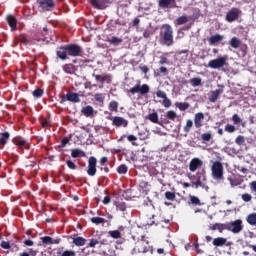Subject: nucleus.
Returning a JSON list of instances; mask_svg holds the SVG:
<instances>
[{"label": "nucleus", "mask_w": 256, "mask_h": 256, "mask_svg": "<svg viewBox=\"0 0 256 256\" xmlns=\"http://www.w3.org/2000/svg\"><path fill=\"white\" fill-rule=\"evenodd\" d=\"M229 43L233 49H239V47H241V40L237 37L231 38Z\"/></svg>", "instance_id": "7c9ffc66"}, {"label": "nucleus", "mask_w": 256, "mask_h": 256, "mask_svg": "<svg viewBox=\"0 0 256 256\" xmlns=\"http://www.w3.org/2000/svg\"><path fill=\"white\" fill-rule=\"evenodd\" d=\"M66 165L69 169H72V170L77 169V165L74 162H72L71 160L66 161Z\"/></svg>", "instance_id": "052dcab7"}, {"label": "nucleus", "mask_w": 256, "mask_h": 256, "mask_svg": "<svg viewBox=\"0 0 256 256\" xmlns=\"http://www.w3.org/2000/svg\"><path fill=\"white\" fill-rule=\"evenodd\" d=\"M128 171H129V168L125 164H122L117 168V173H119V175H126Z\"/></svg>", "instance_id": "e433bc0d"}, {"label": "nucleus", "mask_w": 256, "mask_h": 256, "mask_svg": "<svg viewBox=\"0 0 256 256\" xmlns=\"http://www.w3.org/2000/svg\"><path fill=\"white\" fill-rule=\"evenodd\" d=\"M225 63H227V57H219L214 60H210L208 62V67H210V69H221V67L225 66Z\"/></svg>", "instance_id": "9d476101"}, {"label": "nucleus", "mask_w": 256, "mask_h": 256, "mask_svg": "<svg viewBox=\"0 0 256 256\" xmlns=\"http://www.w3.org/2000/svg\"><path fill=\"white\" fill-rule=\"evenodd\" d=\"M38 6L44 11H53L55 9V0H38Z\"/></svg>", "instance_id": "ddd939ff"}, {"label": "nucleus", "mask_w": 256, "mask_h": 256, "mask_svg": "<svg viewBox=\"0 0 256 256\" xmlns=\"http://www.w3.org/2000/svg\"><path fill=\"white\" fill-rule=\"evenodd\" d=\"M199 167H203V161L199 158H193L189 163V169L192 173H195Z\"/></svg>", "instance_id": "4468645a"}, {"label": "nucleus", "mask_w": 256, "mask_h": 256, "mask_svg": "<svg viewBox=\"0 0 256 256\" xmlns=\"http://www.w3.org/2000/svg\"><path fill=\"white\" fill-rule=\"evenodd\" d=\"M221 95V90L217 89L215 91L211 92V95L209 96L210 103H215L219 99V96Z\"/></svg>", "instance_id": "bb28decb"}, {"label": "nucleus", "mask_w": 256, "mask_h": 256, "mask_svg": "<svg viewBox=\"0 0 256 256\" xmlns=\"http://www.w3.org/2000/svg\"><path fill=\"white\" fill-rule=\"evenodd\" d=\"M222 39H223V35L215 34L209 37L208 43L209 45H215L216 43H220Z\"/></svg>", "instance_id": "4be33fe9"}, {"label": "nucleus", "mask_w": 256, "mask_h": 256, "mask_svg": "<svg viewBox=\"0 0 256 256\" xmlns=\"http://www.w3.org/2000/svg\"><path fill=\"white\" fill-rule=\"evenodd\" d=\"M167 67H165V66H161L159 69H157L156 71H155V75H156V77H160V75L162 74V75H167Z\"/></svg>", "instance_id": "ea45409f"}, {"label": "nucleus", "mask_w": 256, "mask_h": 256, "mask_svg": "<svg viewBox=\"0 0 256 256\" xmlns=\"http://www.w3.org/2000/svg\"><path fill=\"white\" fill-rule=\"evenodd\" d=\"M113 127L119 128V127H128L129 121L121 116H114L111 118Z\"/></svg>", "instance_id": "f8f14e48"}, {"label": "nucleus", "mask_w": 256, "mask_h": 256, "mask_svg": "<svg viewBox=\"0 0 256 256\" xmlns=\"http://www.w3.org/2000/svg\"><path fill=\"white\" fill-rule=\"evenodd\" d=\"M235 143H236V145H243V143H245V136L239 135L235 139Z\"/></svg>", "instance_id": "5fc2aeb1"}, {"label": "nucleus", "mask_w": 256, "mask_h": 256, "mask_svg": "<svg viewBox=\"0 0 256 256\" xmlns=\"http://www.w3.org/2000/svg\"><path fill=\"white\" fill-rule=\"evenodd\" d=\"M96 245H99V240L97 239H91L89 244H88V247H95Z\"/></svg>", "instance_id": "338daca9"}, {"label": "nucleus", "mask_w": 256, "mask_h": 256, "mask_svg": "<svg viewBox=\"0 0 256 256\" xmlns=\"http://www.w3.org/2000/svg\"><path fill=\"white\" fill-rule=\"evenodd\" d=\"M253 197L249 193L242 194V200H244L245 203H249Z\"/></svg>", "instance_id": "4d7b16f0"}, {"label": "nucleus", "mask_w": 256, "mask_h": 256, "mask_svg": "<svg viewBox=\"0 0 256 256\" xmlns=\"http://www.w3.org/2000/svg\"><path fill=\"white\" fill-rule=\"evenodd\" d=\"M108 109L111 113H117L119 111V102L115 100L111 101L108 104Z\"/></svg>", "instance_id": "a878e982"}, {"label": "nucleus", "mask_w": 256, "mask_h": 256, "mask_svg": "<svg viewBox=\"0 0 256 256\" xmlns=\"http://www.w3.org/2000/svg\"><path fill=\"white\" fill-rule=\"evenodd\" d=\"M193 127V120L189 119L186 121V125L184 126V133H189Z\"/></svg>", "instance_id": "c03bdc74"}, {"label": "nucleus", "mask_w": 256, "mask_h": 256, "mask_svg": "<svg viewBox=\"0 0 256 256\" xmlns=\"http://www.w3.org/2000/svg\"><path fill=\"white\" fill-rule=\"evenodd\" d=\"M166 117H167V119H170V121H175V119H177V113H175V111H173V110H169L166 113Z\"/></svg>", "instance_id": "09e8293b"}, {"label": "nucleus", "mask_w": 256, "mask_h": 256, "mask_svg": "<svg viewBox=\"0 0 256 256\" xmlns=\"http://www.w3.org/2000/svg\"><path fill=\"white\" fill-rule=\"evenodd\" d=\"M76 255V253H75V251H73V250H65L62 254H61V256H75Z\"/></svg>", "instance_id": "0e129e2a"}, {"label": "nucleus", "mask_w": 256, "mask_h": 256, "mask_svg": "<svg viewBox=\"0 0 256 256\" xmlns=\"http://www.w3.org/2000/svg\"><path fill=\"white\" fill-rule=\"evenodd\" d=\"M232 121H233L234 125H240L241 124V118L239 117L238 114H234L232 116Z\"/></svg>", "instance_id": "6e6d98bb"}, {"label": "nucleus", "mask_w": 256, "mask_h": 256, "mask_svg": "<svg viewBox=\"0 0 256 256\" xmlns=\"http://www.w3.org/2000/svg\"><path fill=\"white\" fill-rule=\"evenodd\" d=\"M189 21V18L187 16H180L177 18L176 23L177 25H185Z\"/></svg>", "instance_id": "49530a36"}, {"label": "nucleus", "mask_w": 256, "mask_h": 256, "mask_svg": "<svg viewBox=\"0 0 256 256\" xmlns=\"http://www.w3.org/2000/svg\"><path fill=\"white\" fill-rule=\"evenodd\" d=\"M17 41H19L23 45H31V40L27 38L26 34H20L19 36H17Z\"/></svg>", "instance_id": "c85d7f7f"}, {"label": "nucleus", "mask_w": 256, "mask_h": 256, "mask_svg": "<svg viewBox=\"0 0 256 256\" xmlns=\"http://www.w3.org/2000/svg\"><path fill=\"white\" fill-rule=\"evenodd\" d=\"M127 139L130 143H132V145H137V143H135V141H137V137L135 135H128Z\"/></svg>", "instance_id": "680f3d73"}, {"label": "nucleus", "mask_w": 256, "mask_h": 256, "mask_svg": "<svg viewBox=\"0 0 256 256\" xmlns=\"http://www.w3.org/2000/svg\"><path fill=\"white\" fill-rule=\"evenodd\" d=\"M241 15V10L239 8H231L225 16V21L228 23H233V21H237L239 16Z\"/></svg>", "instance_id": "1a4fd4ad"}, {"label": "nucleus", "mask_w": 256, "mask_h": 256, "mask_svg": "<svg viewBox=\"0 0 256 256\" xmlns=\"http://www.w3.org/2000/svg\"><path fill=\"white\" fill-rule=\"evenodd\" d=\"M9 137H11V134H9V132L0 133V145H7Z\"/></svg>", "instance_id": "c756f323"}, {"label": "nucleus", "mask_w": 256, "mask_h": 256, "mask_svg": "<svg viewBox=\"0 0 256 256\" xmlns=\"http://www.w3.org/2000/svg\"><path fill=\"white\" fill-rule=\"evenodd\" d=\"M81 113L84 114L85 117H93V113H95V110L92 106L88 105L82 108Z\"/></svg>", "instance_id": "5701e85b"}, {"label": "nucleus", "mask_w": 256, "mask_h": 256, "mask_svg": "<svg viewBox=\"0 0 256 256\" xmlns=\"http://www.w3.org/2000/svg\"><path fill=\"white\" fill-rule=\"evenodd\" d=\"M228 231H230V233H233L234 235L241 233V231H243V220L237 219L228 222Z\"/></svg>", "instance_id": "423d86ee"}, {"label": "nucleus", "mask_w": 256, "mask_h": 256, "mask_svg": "<svg viewBox=\"0 0 256 256\" xmlns=\"http://www.w3.org/2000/svg\"><path fill=\"white\" fill-rule=\"evenodd\" d=\"M160 43L166 45V47H171V45H173V27H171V25H162L160 30Z\"/></svg>", "instance_id": "f03ea898"}, {"label": "nucleus", "mask_w": 256, "mask_h": 256, "mask_svg": "<svg viewBox=\"0 0 256 256\" xmlns=\"http://www.w3.org/2000/svg\"><path fill=\"white\" fill-rule=\"evenodd\" d=\"M114 205L116 206L117 211H127V204H125V202L115 201Z\"/></svg>", "instance_id": "473e14b6"}, {"label": "nucleus", "mask_w": 256, "mask_h": 256, "mask_svg": "<svg viewBox=\"0 0 256 256\" xmlns=\"http://www.w3.org/2000/svg\"><path fill=\"white\" fill-rule=\"evenodd\" d=\"M204 119H205V114H203V112H198L194 115V125L196 129H201L203 127Z\"/></svg>", "instance_id": "2eb2a0df"}, {"label": "nucleus", "mask_w": 256, "mask_h": 256, "mask_svg": "<svg viewBox=\"0 0 256 256\" xmlns=\"http://www.w3.org/2000/svg\"><path fill=\"white\" fill-rule=\"evenodd\" d=\"M37 255V251L33 250V249H29V252H22L19 254V256H36Z\"/></svg>", "instance_id": "603ef678"}, {"label": "nucleus", "mask_w": 256, "mask_h": 256, "mask_svg": "<svg viewBox=\"0 0 256 256\" xmlns=\"http://www.w3.org/2000/svg\"><path fill=\"white\" fill-rule=\"evenodd\" d=\"M41 125H42L43 129H45V127H49V125H51V121H49L45 118H42L41 119Z\"/></svg>", "instance_id": "e2e57ef3"}, {"label": "nucleus", "mask_w": 256, "mask_h": 256, "mask_svg": "<svg viewBox=\"0 0 256 256\" xmlns=\"http://www.w3.org/2000/svg\"><path fill=\"white\" fill-rule=\"evenodd\" d=\"M175 192L166 191L165 192V198L168 199V201H175Z\"/></svg>", "instance_id": "3c124183"}, {"label": "nucleus", "mask_w": 256, "mask_h": 256, "mask_svg": "<svg viewBox=\"0 0 256 256\" xmlns=\"http://www.w3.org/2000/svg\"><path fill=\"white\" fill-rule=\"evenodd\" d=\"M94 99L97 101V103H105V95L103 93L95 94Z\"/></svg>", "instance_id": "79ce46f5"}, {"label": "nucleus", "mask_w": 256, "mask_h": 256, "mask_svg": "<svg viewBox=\"0 0 256 256\" xmlns=\"http://www.w3.org/2000/svg\"><path fill=\"white\" fill-rule=\"evenodd\" d=\"M60 103H65L66 101H70V103H81V98H79V94L75 92H68L67 94H63L60 96Z\"/></svg>", "instance_id": "6e6552de"}, {"label": "nucleus", "mask_w": 256, "mask_h": 256, "mask_svg": "<svg viewBox=\"0 0 256 256\" xmlns=\"http://www.w3.org/2000/svg\"><path fill=\"white\" fill-rule=\"evenodd\" d=\"M71 239H73V244L76 245V247H83V245L87 243V239L81 236H77V234L71 236Z\"/></svg>", "instance_id": "aec40b11"}, {"label": "nucleus", "mask_w": 256, "mask_h": 256, "mask_svg": "<svg viewBox=\"0 0 256 256\" xmlns=\"http://www.w3.org/2000/svg\"><path fill=\"white\" fill-rule=\"evenodd\" d=\"M192 185H194L195 189H199V187H203V182H201V177H198L196 182H192Z\"/></svg>", "instance_id": "13d9d810"}, {"label": "nucleus", "mask_w": 256, "mask_h": 256, "mask_svg": "<svg viewBox=\"0 0 256 256\" xmlns=\"http://www.w3.org/2000/svg\"><path fill=\"white\" fill-rule=\"evenodd\" d=\"M175 107L179 109V111H187L189 109L190 105L188 102H176Z\"/></svg>", "instance_id": "2f4dec72"}, {"label": "nucleus", "mask_w": 256, "mask_h": 256, "mask_svg": "<svg viewBox=\"0 0 256 256\" xmlns=\"http://www.w3.org/2000/svg\"><path fill=\"white\" fill-rule=\"evenodd\" d=\"M158 5L161 9L173 8L177 5V0H159Z\"/></svg>", "instance_id": "f3484780"}, {"label": "nucleus", "mask_w": 256, "mask_h": 256, "mask_svg": "<svg viewBox=\"0 0 256 256\" xmlns=\"http://www.w3.org/2000/svg\"><path fill=\"white\" fill-rule=\"evenodd\" d=\"M83 55V48L78 44H66L58 47L56 57L61 61H66L67 57H81Z\"/></svg>", "instance_id": "f257e3e1"}, {"label": "nucleus", "mask_w": 256, "mask_h": 256, "mask_svg": "<svg viewBox=\"0 0 256 256\" xmlns=\"http://www.w3.org/2000/svg\"><path fill=\"white\" fill-rule=\"evenodd\" d=\"M156 96L159 97L160 99H163L162 105L163 107L169 108L171 107V100L167 97V93L158 90L156 92Z\"/></svg>", "instance_id": "dca6fc26"}, {"label": "nucleus", "mask_w": 256, "mask_h": 256, "mask_svg": "<svg viewBox=\"0 0 256 256\" xmlns=\"http://www.w3.org/2000/svg\"><path fill=\"white\" fill-rule=\"evenodd\" d=\"M43 245H53V238L50 236H44L41 238Z\"/></svg>", "instance_id": "a19ab883"}, {"label": "nucleus", "mask_w": 256, "mask_h": 256, "mask_svg": "<svg viewBox=\"0 0 256 256\" xmlns=\"http://www.w3.org/2000/svg\"><path fill=\"white\" fill-rule=\"evenodd\" d=\"M169 63V60L167 59V56H160L159 65H167Z\"/></svg>", "instance_id": "bf43d9fd"}, {"label": "nucleus", "mask_w": 256, "mask_h": 256, "mask_svg": "<svg viewBox=\"0 0 256 256\" xmlns=\"http://www.w3.org/2000/svg\"><path fill=\"white\" fill-rule=\"evenodd\" d=\"M246 221L249 225H256V213H251L247 216Z\"/></svg>", "instance_id": "72a5a7b5"}, {"label": "nucleus", "mask_w": 256, "mask_h": 256, "mask_svg": "<svg viewBox=\"0 0 256 256\" xmlns=\"http://www.w3.org/2000/svg\"><path fill=\"white\" fill-rule=\"evenodd\" d=\"M6 21L11 29V31H17V18L9 14L6 16Z\"/></svg>", "instance_id": "6ab92c4d"}, {"label": "nucleus", "mask_w": 256, "mask_h": 256, "mask_svg": "<svg viewBox=\"0 0 256 256\" xmlns=\"http://www.w3.org/2000/svg\"><path fill=\"white\" fill-rule=\"evenodd\" d=\"M213 229H217L219 233H223V231H229V224L228 222L221 224V223H216L213 226Z\"/></svg>", "instance_id": "b1692460"}, {"label": "nucleus", "mask_w": 256, "mask_h": 256, "mask_svg": "<svg viewBox=\"0 0 256 256\" xmlns=\"http://www.w3.org/2000/svg\"><path fill=\"white\" fill-rule=\"evenodd\" d=\"M89 3L94 9H105L107 7V0H89Z\"/></svg>", "instance_id": "a211bd4d"}, {"label": "nucleus", "mask_w": 256, "mask_h": 256, "mask_svg": "<svg viewBox=\"0 0 256 256\" xmlns=\"http://www.w3.org/2000/svg\"><path fill=\"white\" fill-rule=\"evenodd\" d=\"M87 173L89 177H95V175H97V158H95V156L88 159Z\"/></svg>", "instance_id": "9b49d317"}, {"label": "nucleus", "mask_w": 256, "mask_h": 256, "mask_svg": "<svg viewBox=\"0 0 256 256\" xmlns=\"http://www.w3.org/2000/svg\"><path fill=\"white\" fill-rule=\"evenodd\" d=\"M12 143L15 144L16 147H18L19 151H23L24 149L29 151V149H31V143L29 142V140H27L21 136L14 137L12 139Z\"/></svg>", "instance_id": "20e7f679"}, {"label": "nucleus", "mask_w": 256, "mask_h": 256, "mask_svg": "<svg viewBox=\"0 0 256 256\" xmlns=\"http://www.w3.org/2000/svg\"><path fill=\"white\" fill-rule=\"evenodd\" d=\"M92 77H94L96 83H100L101 85L99 86L100 89H103V84L107 83L108 85L113 83V76L111 74H104V75H99V74H92Z\"/></svg>", "instance_id": "0eeeda50"}, {"label": "nucleus", "mask_w": 256, "mask_h": 256, "mask_svg": "<svg viewBox=\"0 0 256 256\" xmlns=\"http://www.w3.org/2000/svg\"><path fill=\"white\" fill-rule=\"evenodd\" d=\"M0 247H2V249H11V244L7 241H2Z\"/></svg>", "instance_id": "69168bd1"}, {"label": "nucleus", "mask_w": 256, "mask_h": 256, "mask_svg": "<svg viewBox=\"0 0 256 256\" xmlns=\"http://www.w3.org/2000/svg\"><path fill=\"white\" fill-rule=\"evenodd\" d=\"M108 43H110V45H119L123 43V39L117 36H113L112 38L108 39Z\"/></svg>", "instance_id": "f704fd0d"}, {"label": "nucleus", "mask_w": 256, "mask_h": 256, "mask_svg": "<svg viewBox=\"0 0 256 256\" xmlns=\"http://www.w3.org/2000/svg\"><path fill=\"white\" fill-rule=\"evenodd\" d=\"M71 157H73V159H77L79 157H85V152L79 148L72 149Z\"/></svg>", "instance_id": "393cba45"}, {"label": "nucleus", "mask_w": 256, "mask_h": 256, "mask_svg": "<svg viewBox=\"0 0 256 256\" xmlns=\"http://www.w3.org/2000/svg\"><path fill=\"white\" fill-rule=\"evenodd\" d=\"M212 243L215 247H223V245L227 243V238L218 237V238H215Z\"/></svg>", "instance_id": "cd10ccee"}, {"label": "nucleus", "mask_w": 256, "mask_h": 256, "mask_svg": "<svg viewBox=\"0 0 256 256\" xmlns=\"http://www.w3.org/2000/svg\"><path fill=\"white\" fill-rule=\"evenodd\" d=\"M64 73H67V75H74L75 71H77V68L73 64H65L62 67Z\"/></svg>", "instance_id": "412c9836"}, {"label": "nucleus", "mask_w": 256, "mask_h": 256, "mask_svg": "<svg viewBox=\"0 0 256 256\" xmlns=\"http://www.w3.org/2000/svg\"><path fill=\"white\" fill-rule=\"evenodd\" d=\"M190 85H192V87H199L201 85V78L196 77L190 79Z\"/></svg>", "instance_id": "a18cd8bd"}, {"label": "nucleus", "mask_w": 256, "mask_h": 256, "mask_svg": "<svg viewBox=\"0 0 256 256\" xmlns=\"http://www.w3.org/2000/svg\"><path fill=\"white\" fill-rule=\"evenodd\" d=\"M224 131H226V133H235V131H237V128H235V126H233L232 124H226Z\"/></svg>", "instance_id": "8fccbe9b"}, {"label": "nucleus", "mask_w": 256, "mask_h": 256, "mask_svg": "<svg viewBox=\"0 0 256 256\" xmlns=\"http://www.w3.org/2000/svg\"><path fill=\"white\" fill-rule=\"evenodd\" d=\"M149 91H150L149 85L147 84L141 85V82H139L138 84L130 88L128 90V93H131V95H136V93H139V95L144 96V95H147Z\"/></svg>", "instance_id": "39448f33"}, {"label": "nucleus", "mask_w": 256, "mask_h": 256, "mask_svg": "<svg viewBox=\"0 0 256 256\" xmlns=\"http://www.w3.org/2000/svg\"><path fill=\"white\" fill-rule=\"evenodd\" d=\"M108 235H110L112 239H121V231L119 230H111L108 232Z\"/></svg>", "instance_id": "58836bf2"}, {"label": "nucleus", "mask_w": 256, "mask_h": 256, "mask_svg": "<svg viewBox=\"0 0 256 256\" xmlns=\"http://www.w3.org/2000/svg\"><path fill=\"white\" fill-rule=\"evenodd\" d=\"M43 89H41V88H37L36 90H34L33 92H32V95H33V97H35L36 99H41V97H43Z\"/></svg>", "instance_id": "37998d69"}, {"label": "nucleus", "mask_w": 256, "mask_h": 256, "mask_svg": "<svg viewBox=\"0 0 256 256\" xmlns=\"http://www.w3.org/2000/svg\"><path fill=\"white\" fill-rule=\"evenodd\" d=\"M212 177L216 181H223V164L219 161H215L211 167Z\"/></svg>", "instance_id": "7ed1b4c3"}, {"label": "nucleus", "mask_w": 256, "mask_h": 256, "mask_svg": "<svg viewBox=\"0 0 256 256\" xmlns=\"http://www.w3.org/2000/svg\"><path fill=\"white\" fill-rule=\"evenodd\" d=\"M91 223H94L95 225H101V223H105V219L101 217H92L90 219Z\"/></svg>", "instance_id": "de8ad7c7"}, {"label": "nucleus", "mask_w": 256, "mask_h": 256, "mask_svg": "<svg viewBox=\"0 0 256 256\" xmlns=\"http://www.w3.org/2000/svg\"><path fill=\"white\" fill-rule=\"evenodd\" d=\"M190 203L192 205H201V200L197 196H190Z\"/></svg>", "instance_id": "864d4df0"}, {"label": "nucleus", "mask_w": 256, "mask_h": 256, "mask_svg": "<svg viewBox=\"0 0 256 256\" xmlns=\"http://www.w3.org/2000/svg\"><path fill=\"white\" fill-rule=\"evenodd\" d=\"M148 119L149 121H151V123H159V114H157V112H153V113H150L148 115Z\"/></svg>", "instance_id": "c9c22d12"}, {"label": "nucleus", "mask_w": 256, "mask_h": 256, "mask_svg": "<svg viewBox=\"0 0 256 256\" xmlns=\"http://www.w3.org/2000/svg\"><path fill=\"white\" fill-rule=\"evenodd\" d=\"M250 189L251 191H254V193H256V181H252L250 183Z\"/></svg>", "instance_id": "774afa93"}, {"label": "nucleus", "mask_w": 256, "mask_h": 256, "mask_svg": "<svg viewBox=\"0 0 256 256\" xmlns=\"http://www.w3.org/2000/svg\"><path fill=\"white\" fill-rule=\"evenodd\" d=\"M213 139V134L211 132H205L201 135V140L204 142H209Z\"/></svg>", "instance_id": "4c0bfd02"}]
</instances>
